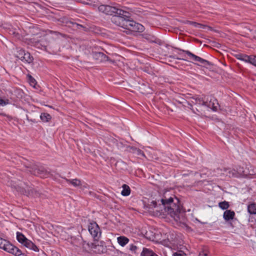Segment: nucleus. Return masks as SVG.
<instances>
[{"label":"nucleus","instance_id":"f03ea898","mask_svg":"<svg viewBox=\"0 0 256 256\" xmlns=\"http://www.w3.org/2000/svg\"><path fill=\"white\" fill-rule=\"evenodd\" d=\"M98 10L100 12L112 16V20L115 17L120 18L121 16H128L126 14L128 15V12L116 6L102 4L98 7ZM116 20H118V18H116Z\"/></svg>","mask_w":256,"mask_h":256},{"label":"nucleus","instance_id":"412c9836","mask_svg":"<svg viewBox=\"0 0 256 256\" xmlns=\"http://www.w3.org/2000/svg\"><path fill=\"white\" fill-rule=\"evenodd\" d=\"M144 27L140 24L137 23L135 22V23L133 25L130 31L132 32H142L144 30Z\"/></svg>","mask_w":256,"mask_h":256},{"label":"nucleus","instance_id":"20e7f679","mask_svg":"<svg viewBox=\"0 0 256 256\" xmlns=\"http://www.w3.org/2000/svg\"><path fill=\"white\" fill-rule=\"evenodd\" d=\"M16 240L20 243L28 248L36 252H39V248L38 246L31 240H28L22 232H16Z\"/></svg>","mask_w":256,"mask_h":256},{"label":"nucleus","instance_id":"f3484780","mask_svg":"<svg viewBox=\"0 0 256 256\" xmlns=\"http://www.w3.org/2000/svg\"><path fill=\"white\" fill-rule=\"evenodd\" d=\"M34 58L32 56L30 52H26L24 54V58L22 59V61L24 62L30 64L33 62Z\"/></svg>","mask_w":256,"mask_h":256},{"label":"nucleus","instance_id":"79ce46f5","mask_svg":"<svg viewBox=\"0 0 256 256\" xmlns=\"http://www.w3.org/2000/svg\"><path fill=\"white\" fill-rule=\"evenodd\" d=\"M190 108L192 110V111H193V112H194V113H196V112H194V110H193V106H192V104H190Z\"/></svg>","mask_w":256,"mask_h":256},{"label":"nucleus","instance_id":"6ab92c4d","mask_svg":"<svg viewBox=\"0 0 256 256\" xmlns=\"http://www.w3.org/2000/svg\"><path fill=\"white\" fill-rule=\"evenodd\" d=\"M118 244L122 246H126L129 242V239L124 236H120L117 238Z\"/></svg>","mask_w":256,"mask_h":256},{"label":"nucleus","instance_id":"7c9ffc66","mask_svg":"<svg viewBox=\"0 0 256 256\" xmlns=\"http://www.w3.org/2000/svg\"><path fill=\"white\" fill-rule=\"evenodd\" d=\"M38 40L39 39H38L37 38H30V42L33 46L36 47V44H37Z\"/></svg>","mask_w":256,"mask_h":256},{"label":"nucleus","instance_id":"423d86ee","mask_svg":"<svg viewBox=\"0 0 256 256\" xmlns=\"http://www.w3.org/2000/svg\"><path fill=\"white\" fill-rule=\"evenodd\" d=\"M176 49L186 53L194 60L196 62H198L204 66L206 67L208 66H210L212 65V63L194 54L189 50H184L179 48H176Z\"/></svg>","mask_w":256,"mask_h":256},{"label":"nucleus","instance_id":"2eb2a0df","mask_svg":"<svg viewBox=\"0 0 256 256\" xmlns=\"http://www.w3.org/2000/svg\"><path fill=\"white\" fill-rule=\"evenodd\" d=\"M235 212L231 210H226L223 214V218L226 221H229L234 219Z\"/></svg>","mask_w":256,"mask_h":256},{"label":"nucleus","instance_id":"f8f14e48","mask_svg":"<svg viewBox=\"0 0 256 256\" xmlns=\"http://www.w3.org/2000/svg\"><path fill=\"white\" fill-rule=\"evenodd\" d=\"M66 181L72 184L74 187L80 186L81 189L84 190V188H87L88 185L85 184L82 185L81 183V182L80 180L75 178V179H66Z\"/></svg>","mask_w":256,"mask_h":256},{"label":"nucleus","instance_id":"5701e85b","mask_svg":"<svg viewBox=\"0 0 256 256\" xmlns=\"http://www.w3.org/2000/svg\"><path fill=\"white\" fill-rule=\"evenodd\" d=\"M16 56L22 60V59L24 58V54L26 52L20 48H16Z\"/></svg>","mask_w":256,"mask_h":256},{"label":"nucleus","instance_id":"a19ab883","mask_svg":"<svg viewBox=\"0 0 256 256\" xmlns=\"http://www.w3.org/2000/svg\"><path fill=\"white\" fill-rule=\"evenodd\" d=\"M30 78L32 79L30 82L34 84V82L36 81L35 80L34 78H32V77L31 76H30Z\"/></svg>","mask_w":256,"mask_h":256},{"label":"nucleus","instance_id":"9d476101","mask_svg":"<svg viewBox=\"0 0 256 256\" xmlns=\"http://www.w3.org/2000/svg\"><path fill=\"white\" fill-rule=\"evenodd\" d=\"M92 57L98 62H104L109 60V58L102 52H92Z\"/></svg>","mask_w":256,"mask_h":256},{"label":"nucleus","instance_id":"dca6fc26","mask_svg":"<svg viewBox=\"0 0 256 256\" xmlns=\"http://www.w3.org/2000/svg\"><path fill=\"white\" fill-rule=\"evenodd\" d=\"M140 256H158L152 250L146 248H143Z\"/></svg>","mask_w":256,"mask_h":256},{"label":"nucleus","instance_id":"473e14b6","mask_svg":"<svg viewBox=\"0 0 256 256\" xmlns=\"http://www.w3.org/2000/svg\"><path fill=\"white\" fill-rule=\"evenodd\" d=\"M144 38L152 42H154V37L152 36H150V34H144Z\"/></svg>","mask_w":256,"mask_h":256},{"label":"nucleus","instance_id":"72a5a7b5","mask_svg":"<svg viewBox=\"0 0 256 256\" xmlns=\"http://www.w3.org/2000/svg\"><path fill=\"white\" fill-rule=\"evenodd\" d=\"M188 23L191 25L194 26L195 27H198V26H201L200 24L194 22L188 21Z\"/></svg>","mask_w":256,"mask_h":256},{"label":"nucleus","instance_id":"4468645a","mask_svg":"<svg viewBox=\"0 0 256 256\" xmlns=\"http://www.w3.org/2000/svg\"><path fill=\"white\" fill-rule=\"evenodd\" d=\"M40 38L38 42L36 44V48L41 50H45L48 44L46 38L44 37H40Z\"/></svg>","mask_w":256,"mask_h":256},{"label":"nucleus","instance_id":"a211bd4d","mask_svg":"<svg viewBox=\"0 0 256 256\" xmlns=\"http://www.w3.org/2000/svg\"><path fill=\"white\" fill-rule=\"evenodd\" d=\"M248 212L250 214H256V203L253 202L247 206Z\"/></svg>","mask_w":256,"mask_h":256},{"label":"nucleus","instance_id":"0eeeda50","mask_svg":"<svg viewBox=\"0 0 256 256\" xmlns=\"http://www.w3.org/2000/svg\"><path fill=\"white\" fill-rule=\"evenodd\" d=\"M88 229L94 240H98L100 236L101 232L96 222H90L88 224Z\"/></svg>","mask_w":256,"mask_h":256},{"label":"nucleus","instance_id":"c756f323","mask_svg":"<svg viewBox=\"0 0 256 256\" xmlns=\"http://www.w3.org/2000/svg\"><path fill=\"white\" fill-rule=\"evenodd\" d=\"M238 172L240 175L242 176H247L248 174L245 170H243L242 168L240 167L239 168V169H238Z\"/></svg>","mask_w":256,"mask_h":256},{"label":"nucleus","instance_id":"7ed1b4c3","mask_svg":"<svg viewBox=\"0 0 256 256\" xmlns=\"http://www.w3.org/2000/svg\"><path fill=\"white\" fill-rule=\"evenodd\" d=\"M128 15H127L128 16H120V18H118V20H116L118 18H114L112 22L118 26L130 30L133 27L134 24L135 23V21L130 20V14L129 12H128Z\"/></svg>","mask_w":256,"mask_h":256},{"label":"nucleus","instance_id":"1a4fd4ad","mask_svg":"<svg viewBox=\"0 0 256 256\" xmlns=\"http://www.w3.org/2000/svg\"><path fill=\"white\" fill-rule=\"evenodd\" d=\"M218 106V100L210 96L206 98L204 106L212 109L213 111H216Z\"/></svg>","mask_w":256,"mask_h":256},{"label":"nucleus","instance_id":"e433bc0d","mask_svg":"<svg viewBox=\"0 0 256 256\" xmlns=\"http://www.w3.org/2000/svg\"><path fill=\"white\" fill-rule=\"evenodd\" d=\"M26 120L28 121V122H31L33 123H36L37 122V120L35 118H29V116H26Z\"/></svg>","mask_w":256,"mask_h":256},{"label":"nucleus","instance_id":"2f4dec72","mask_svg":"<svg viewBox=\"0 0 256 256\" xmlns=\"http://www.w3.org/2000/svg\"><path fill=\"white\" fill-rule=\"evenodd\" d=\"M10 104V100L8 99L4 100L0 98V105L2 106H6Z\"/></svg>","mask_w":256,"mask_h":256},{"label":"nucleus","instance_id":"393cba45","mask_svg":"<svg viewBox=\"0 0 256 256\" xmlns=\"http://www.w3.org/2000/svg\"><path fill=\"white\" fill-rule=\"evenodd\" d=\"M9 242V241L0 237V248L4 250L5 248L8 246Z\"/></svg>","mask_w":256,"mask_h":256},{"label":"nucleus","instance_id":"37998d69","mask_svg":"<svg viewBox=\"0 0 256 256\" xmlns=\"http://www.w3.org/2000/svg\"><path fill=\"white\" fill-rule=\"evenodd\" d=\"M51 33L59 34V32H54V31H51Z\"/></svg>","mask_w":256,"mask_h":256},{"label":"nucleus","instance_id":"4be33fe9","mask_svg":"<svg viewBox=\"0 0 256 256\" xmlns=\"http://www.w3.org/2000/svg\"><path fill=\"white\" fill-rule=\"evenodd\" d=\"M122 190L121 194L123 196H128L130 194V189L128 186L124 184L122 186Z\"/></svg>","mask_w":256,"mask_h":256},{"label":"nucleus","instance_id":"4c0bfd02","mask_svg":"<svg viewBox=\"0 0 256 256\" xmlns=\"http://www.w3.org/2000/svg\"><path fill=\"white\" fill-rule=\"evenodd\" d=\"M144 71L150 74L152 72V70H150V68H144Z\"/></svg>","mask_w":256,"mask_h":256},{"label":"nucleus","instance_id":"b1692460","mask_svg":"<svg viewBox=\"0 0 256 256\" xmlns=\"http://www.w3.org/2000/svg\"><path fill=\"white\" fill-rule=\"evenodd\" d=\"M40 118L43 122H48L52 118L51 116L46 112L42 113L40 116Z\"/></svg>","mask_w":256,"mask_h":256},{"label":"nucleus","instance_id":"c9c22d12","mask_svg":"<svg viewBox=\"0 0 256 256\" xmlns=\"http://www.w3.org/2000/svg\"><path fill=\"white\" fill-rule=\"evenodd\" d=\"M172 256H184V254H182L181 252H174Z\"/></svg>","mask_w":256,"mask_h":256},{"label":"nucleus","instance_id":"ea45409f","mask_svg":"<svg viewBox=\"0 0 256 256\" xmlns=\"http://www.w3.org/2000/svg\"><path fill=\"white\" fill-rule=\"evenodd\" d=\"M170 58H177L178 60H186L185 59L183 58H176L175 56H170Z\"/></svg>","mask_w":256,"mask_h":256},{"label":"nucleus","instance_id":"bb28decb","mask_svg":"<svg viewBox=\"0 0 256 256\" xmlns=\"http://www.w3.org/2000/svg\"><path fill=\"white\" fill-rule=\"evenodd\" d=\"M248 63H250L256 66V56L253 55L250 56L248 60Z\"/></svg>","mask_w":256,"mask_h":256},{"label":"nucleus","instance_id":"58836bf2","mask_svg":"<svg viewBox=\"0 0 256 256\" xmlns=\"http://www.w3.org/2000/svg\"><path fill=\"white\" fill-rule=\"evenodd\" d=\"M146 238H148L150 240H152V239L154 238V236H148V232H146Z\"/></svg>","mask_w":256,"mask_h":256},{"label":"nucleus","instance_id":"c85d7f7f","mask_svg":"<svg viewBox=\"0 0 256 256\" xmlns=\"http://www.w3.org/2000/svg\"><path fill=\"white\" fill-rule=\"evenodd\" d=\"M198 256H211L209 251L206 248H204L200 252Z\"/></svg>","mask_w":256,"mask_h":256},{"label":"nucleus","instance_id":"f704fd0d","mask_svg":"<svg viewBox=\"0 0 256 256\" xmlns=\"http://www.w3.org/2000/svg\"><path fill=\"white\" fill-rule=\"evenodd\" d=\"M136 249H137V247L135 245L131 244L130 246V250L131 251L135 252Z\"/></svg>","mask_w":256,"mask_h":256},{"label":"nucleus","instance_id":"aec40b11","mask_svg":"<svg viewBox=\"0 0 256 256\" xmlns=\"http://www.w3.org/2000/svg\"><path fill=\"white\" fill-rule=\"evenodd\" d=\"M234 56L238 60L244 61L246 62H248V60L250 56H248L246 54H235Z\"/></svg>","mask_w":256,"mask_h":256},{"label":"nucleus","instance_id":"f257e3e1","mask_svg":"<svg viewBox=\"0 0 256 256\" xmlns=\"http://www.w3.org/2000/svg\"><path fill=\"white\" fill-rule=\"evenodd\" d=\"M160 200L165 212H167L176 221H179L180 214L183 210L179 199L175 196L168 197L166 196V193H164Z\"/></svg>","mask_w":256,"mask_h":256},{"label":"nucleus","instance_id":"a878e982","mask_svg":"<svg viewBox=\"0 0 256 256\" xmlns=\"http://www.w3.org/2000/svg\"><path fill=\"white\" fill-rule=\"evenodd\" d=\"M218 206L221 209L224 210L228 209L229 208L230 205L228 202L224 201L219 202Z\"/></svg>","mask_w":256,"mask_h":256},{"label":"nucleus","instance_id":"cd10ccee","mask_svg":"<svg viewBox=\"0 0 256 256\" xmlns=\"http://www.w3.org/2000/svg\"><path fill=\"white\" fill-rule=\"evenodd\" d=\"M72 24L73 27L76 29H80L81 28H82L84 30H85V31H86L87 30V28L86 26H84L82 24H78L75 22H72Z\"/></svg>","mask_w":256,"mask_h":256},{"label":"nucleus","instance_id":"39448f33","mask_svg":"<svg viewBox=\"0 0 256 256\" xmlns=\"http://www.w3.org/2000/svg\"><path fill=\"white\" fill-rule=\"evenodd\" d=\"M28 171L32 174L40 176L42 178L46 177L48 174L44 167L34 164L32 166H26Z\"/></svg>","mask_w":256,"mask_h":256},{"label":"nucleus","instance_id":"6e6552de","mask_svg":"<svg viewBox=\"0 0 256 256\" xmlns=\"http://www.w3.org/2000/svg\"><path fill=\"white\" fill-rule=\"evenodd\" d=\"M4 250L14 256H26L20 249L12 244L10 242L8 244V246L5 248Z\"/></svg>","mask_w":256,"mask_h":256},{"label":"nucleus","instance_id":"ddd939ff","mask_svg":"<svg viewBox=\"0 0 256 256\" xmlns=\"http://www.w3.org/2000/svg\"><path fill=\"white\" fill-rule=\"evenodd\" d=\"M191 98L194 100V102L192 100V102L194 103L195 104H198L203 106H204V104H205V96L202 97L198 95H196L192 97Z\"/></svg>","mask_w":256,"mask_h":256},{"label":"nucleus","instance_id":"9b49d317","mask_svg":"<svg viewBox=\"0 0 256 256\" xmlns=\"http://www.w3.org/2000/svg\"><path fill=\"white\" fill-rule=\"evenodd\" d=\"M24 194L27 196L36 198L40 196V194L38 191L36 190L33 187L28 185L26 186V187L24 188Z\"/></svg>","mask_w":256,"mask_h":256}]
</instances>
